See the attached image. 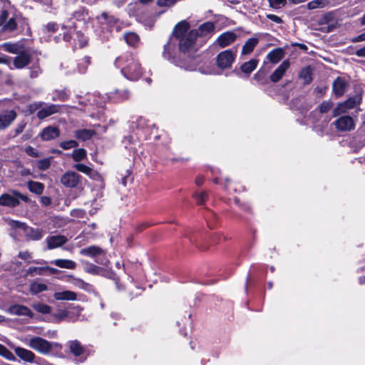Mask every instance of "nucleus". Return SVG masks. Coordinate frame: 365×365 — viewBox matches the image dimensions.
<instances>
[{"instance_id": "obj_1", "label": "nucleus", "mask_w": 365, "mask_h": 365, "mask_svg": "<svg viewBox=\"0 0 365 365\" xmlns=\"http://www.w3.org/2000/svg\"><path fill=\"white\" fill-rule=\"evenodd\" d=\"M115 65L116 67L120 68L123 76L130 81H136L143 74V68L140 63L131 54H126L117 58Z\"/></svg>"}, {"instance_id": "obj_2", "label": "nucleus", "mask_w": 365, "mask_h": 365, "mask_svg": "<svg viewBox=\"0 0 365 365\" xmlns=\"http://www.w3.org/2000/svg\"><path fill=\"white\" fill-rule=\"evenodd\" d=\"M25 344L31 349L43 355H48L53 351H60L61 344L57 342H51L40 336H31L22 340Z\"/></svg>"}, {"instance_id": "obj_3", "label": "nucleus", "mask_w": 365, "mask_h": 365, "mask_svg": "<svg viewBox=\"0 0 365 365\" xmlns=\"http://www.w3.org/2000/svg\"><path fill=\"white\" fill-rule=\"evenodd\" d=\"M197 36V31L192 30L183 38L178 40L179 49L188 57L193 58V54L197 51L195 41Z\"/></svg>"}, {"instance_id": "obj_4", "label": "nucleus", "mask_w": 365, "mask_h": 365, "mask_svg": "<svg viewBox=\"0 0 365 365\" xmlns=\"http://www.w3.org/2000/svg\"><path fill=\"white\" fill-rule=\"evenodd\" d=\"M19 200L28 202L29 197L17 190H14L12 191V195L4 193L0 196V205L15 207L19 205Z\"/></svg>"}, {"instance_id": "obj_5", "label": "nucleus", "mask_w": 365, "mask_h": 365, "mask_svg": "<svg viewBox=\"0 0 365 365\" xmlns=\"http://www.w3.org/2000/svg\"><path fill=\"white\" fill-rule=\"evenodd\" d=\"M237 49L225 50L216 57V63L217 66L221 69H227L231 68L236 58Z\"/></svg>"}, {"instance_id": "obj_6", "label": "nucleus", "mask_w": 365, "mask_h": 365, "mask_svg": "<svg viewBox=\"0 0 365 365\" xmlns=\"http://www.w3.org/2000/svg\"><path fill=\"white\" fill-rule=\"evenodd\" d=\"M336 128L340 131H351L355 128L354 119L349 115H343L334 123Z\"/></svg>"}, {"instance_id": "obj_7", "label": "nucleus", "mask_w": 365, "mask_h": 365, "mask_svg": "<svg viewBox=\"0 0 365 365\" xmlns=\"http://www.w3.org/2000/svg\"><path fill=\"white\" fill-rule=\"evenodd\" d=\"M81 175L73 171H68L61 178V182L67 187H75L80 181Z\"/></svg>"}, {"instance_id": "obj_8", "label": "nucleus", "mask_w": 365, "mask_h": 365, "mask_svg": "<svg viewBox=\"0 0 365 365\" xmlns=\"http://www.w3.org/2000/svg\"><path fill=\"white\" fill-rule=\"evenodd\" d=\"M237 38L234 31H226L222 33L216 40V43L220 48H225L232 43Z\"/></svg>"}, {"instance_id": "obj_9", "label": "nucleus", "mask_w": 365, "mask_h": 365, "mask_svg": "<svg viewBox=\"0 0 365 365\" xmlns=\"http://www.w3.org/2000/svg\"><path fill=\"white\" fill-rule=\"evenodd\" d=\"M16 113L14 110H4L0 113V130L8 128L16 119Z\"/></svg>"}, {"instance_id": "obj_10", "label": "nucleus", "mask_w": 365, "mask_h": 365, "mask_svg": "<svg viewBox=\"0 0 365 365\" xmlns=\"http://www.w3.org/2000/svg\"><path fill=\"white\" fill-rule=\"evenodd\" d=\"M290 66L289 60H284L282 63L274 70L270 76V80L273 83H277L280 81L284 76L286 71Z\"/></svg>"}, {"instance_id": "obj_11", "label": "nucleus", "mask_w": 365, "mask_h": 365, "mask_svg": "<svg viewBox=\"0 0 365 365\" xmlns=\"http://www.w3.org/2000/svg\"><path fill=\"white\" fill-rule=\"evenodd\" d=\"M67 241L68 239L63 235H52L48 237L46 240L47 248L48 250H53L61 247L66 244Z\"/></svg>"}, {"instance_id": "obj_12", "label": "nucleus", "mask_w": 365, "mask_h": 365, "mask_svg": "<svg viewBox=\"0 0 365 365\" xmlns=\"http://www.w3.org/2000/svg\"><path fill=\"white\" fill-rule=\"evenodd\" d=\"M60 135V130L55 126H47L43 129L40 136L43 140L48 141L58 138Z\"/></svg>"}, {"instance_id": "obj_13", "label": "nucleus", "mask_w": 365, "mask_h": 365, "mask_svg": "<svg viewBox=\"0 0 365 365\" xmlns=\"http://www.w3.org/2000/svg\"><path fill=\"white\" fill-rule=\"evenodd\" d=\"M14 351L16 356L23 361L29 363L35 361L36 355L29 349L18 346L14 348Z\"/></svg>"}, {"instance_id": "obj_14", "label": "nucleus", "mask_w": 365, "mask_h": 365, "mask_svg": "<svg viewBox=\"0 0 365 365\" xmlns=\"http://www.w3.org/2000/svg\"><path fill=\"white\" fill-rule=\"evenodd\" d=\"M7 312L11 314L16 316H26L29 317H33L32 312L27 307L24 305H12L8 309Z\"/></svg>"}, {"instance_id": "obj_15", "label": "nucleus", "mask_w": 365, "mask_h": 365, "mask_svg": "<svg viewBox=\"0 0 365 365\" xmlns=\"http://www.w3.org/2000/svg\"><path fill=\"white\" fill-rule=\"evenodd\" d=\"M60 110V106L56 104L46 105L45 107L41 108L37 113V117L39 119H44L53 114L58 113Z\"/></svg>"}, {"instance_id": "obj_16", "label": "nucleus", "mask_w": 365, "mask_h": 365, "mask_svg": "<svg viewBox=\"0 0 365 365\" xmlns=\"http://www.w3.org/2000/svg\"><path fill=\"white\" fill-rule=\"evenodd\" d=\"M80 254L90 257H96L105 255V251L98 246L92 245L81 250Z\"/></svg>"}, {"instance_id": "obj_17", "label": "nucleus", "mask_w": 365, "mask_h": 365, "mask_svg": "<svg viewBox=\"0 0 365 365\" xmlns=\"http://www.w3.org/2000/svg\"><path fill=\"white\" fill-rule=\"evenodd\" d=\"M356 105L354 98H349L343 103H339L333 110L334 116L339 115L343 113H346L348 110L353 108Z\"/></svg>"}, {"instance_id": "obj_18", "label": "nucleus", "mask_w": 365, "mask_h": 365, "mask_svg": "<svg viewBox=\"0 0 365 365\" xmlns=\"http://www.w3.org/2000/svg\"><path fill=\"white\" fill-rule=\"evenodd\" d=\"M189 28L190 24L187 21L185 20L181 21L175 26L173 35L178 40H180L187 34Z\"/></svg>"}, {"instance_id": "obj_19", "label": "nucleus", "mask_w": 365, "mask_h": 365, "mask_svg": "<svg viewBox=\"0 0 365 365\" xmlns=\"http://www.w3.org/2000/svg\"><path fill=\"white\" fill-rule=\"evenodd\" d=\"M346 81L341 78H336L333 82L332 90L336 96H341L346 91Z\"/></svg>"}, {"instance_id": "obj_20", "label": "nucleus", "mask_w": 365, "mask_h": 365, "mask_svg": "<svg viewBox=\"0 0 365 365\" xmlns=\"http://www.w3.org/2000/svg\"><path fill=\"white\" fill-rule=\"evenodd\" d=\"M31 61V56L29 53L22 52L15 57L14 66L16 68H23Z\"/></svg>"}, {"instance_id": "obj_21", "label": "nucleus", "mask_w": 365, "mask_h": 365, "mask_svg": "<svg viewBox=\"0 0 365 365\" xmlns=\"http://www.w3.org/2000/svg\"><path fill=\"white\" fill-rule=\"evenodd\" d=\"M53 297L58 301H75L77 299V294L74 292L65 290L62 292H56L53 294Z\"/></svg>"}, {"instance_id": "obj_22", "label": "nucleus", "mask_w": 365, "mask_h": 365, "mask_svg": "<svg viewBox=\"0 0 365 365\" xmlns=\"http://www.w3.org/2000/svg\"><path fill=\"white\" fill-rule=\"evenodd\" d=\"M284 56V51L282 48H277L269 51L267 55V59L272 63L279 62Z\"/></svg>"}, {"instance_id": "obj_23", "label": "nucleus", "mask_w": 365, "mask_h": 365, "mask_svg": "<svg viewBox=\"0 0 365 365\" xmlns=\"http://www.w3.org/2000/svg\"><path fill=\"white\" fill-rule=\"evenodd\" d=\"M70 351L76 356H80L85 352V349L78 340H72L68 342Z\"/></svg>"}, {"instance_id": "obj_24", "label": "nucleus", "mask_w": 365, "mask_h": 365, "mask_svg": "<svg viewBox=\"0 0 365 365\" xmlns=\"http://www.w3.org/2000/svg\"><path fill=\"white\" fill-rule=\"evenodd\" d=\"M94 135L96 131L91 129H79L75 131V137L81 141L88 140Z\"/></svg>"}, {"instance_id": "obj_25", "label": "nucleus", "mask_w": 365, "mask_h": 365, "mask_svg": "<svg viewBox=\"0 0 365 365\" xmlns=\"http://www.w3.org/2000/svg\"><path fill=\"white\" fill-rule=\"evenodd\" d=\"M26 235L32 240H39L43 237V232L38 228L29 227L25 229Z\"/></svg>"}, {"instance_id": "obj_26", "label": "nucleus", "mask_w": 365, "mask_h": 365, "mask_svg": "<svg viewBox=\"0 0 365 365\" xmlns=\"http://www.w3.org/2000/svg\"><path fill=\"white\" fill-rule=\"evenodd\" d=\"M258 42L259 39L257 38H249L242 46V55H247L252 53Z\"/></svg>"}, {"instance_id": "obj_27", "label": "nucleus", "mask_w": 365, "mask_h": 365, "mask_svg": "<svg viewBox=\"0 0 365 365\" xmlns=\"http://www.w3.org/2000/svg\"><path fill=\"white\" fill-rule=\"evenodd\" d=\"M51 264L65 269H73L76 267L75 262L71 259H58L51 262Z\"/></svg>"}, {"instance_id": "obj_28", "label": "nucleus", "mask_w": 365, "mask_h": 365, "mask_svg": "<svg viewBox=\"0 0 365 365\" xmlns=\"http://www.w3.org/2000/svg\"><path fill=\"white\" fill-rule=\"evenodd\" d=\"M73 168L78 171L86 174L93 178H94L96 175H98V173L96 171L93 170L91 168L84 164H76L73 165Z\"/></svg>"}, {"instance_id": "obj_29", "label": "nucleus", "mask_w": 365, "mask_h": 365, "mask_svg": "<svg viewBox=\"0 0 365 365\" xmlns=\"http://www.w3.org/2000/svg\"><path fill=\"white\" fill-rule=\"evenodd\" d=\"M215 29V26L213 23L207 21L199 27L197 30V36H206L210 33H212Z\"/></svg>"}, {"instance_id": "obj_30", "label": "nucleus", "mask_w": 365, "mask_h": 365, "mask_svg": "<svg viewBox=\"0 0 365 365\" xmlns=\"http://www.w3.org/2000/svg\"><path fill=\"white\" fill-rule=\"evenodd\" d=\"M29 190L35 194L41 195L44 190V185L43 183L30 180L28 182Z\"/></svg>"}, {"instance_id": "obj_31", "label": "nucleus", "mask_w": 365, "mask_h": 365, "mask_svg": "<svg viewBox=\"0 0 365 365\" xmlns=\"http://www.w3.org/2000/svg\"><path fill=\"white\" fill-rule=\"evenodd\" d=\"M257 63H258V60L255 59V58L251 59L249 61L244 63L241 66V71L243 73L249 74L256 68Z\"/></svg>"}, {"instance_id": "obj_32", "label": "nucleus", "mask_w": 365, "mask_h": 365, "mask_svg": "<svg viewBox=\"0 0 365 365\" xmlns=\"http://www.w3.org/2000/svg\"><path fill=\"white\" fill-rule=\"evenodd\" d=\"M47 289H48L47 285L43 283H40L38 282H33L30 284V292L33 294H37L40 292L46 291Z\"/></svg>"}, {"instance_id": "obj_33", "label": "nucleus", "mask_w": 365, "mask_h": 365, "mask_svg": "<svg viewBox=\"0 0 365 365\" xmlns=\"http://www.w3.org/2000/svg\"><path fill=\"white\" fill-rule=\"evenodd\" d=\"M328 0H313L307 4V8L309 10H313L318 8H324L328 5Z\"/></svg>"}, {"instance_id": "obj_34", "label": "nucleus", "mask_w": 365, "mask_h": 365, "mask_svg": "<svg viewBox=\"0 0 365 365\" xmlns=\"http://www.w3.org/2000/svg\"><path fill=\"white\" fill-rule=\"evenodd\" d=\"M32 307L35 311L41 314H49L51 311V307L50 306L41 302L33 304Z\"/></svg>"}, {"instance_id": "obj_35", "label": "nucleus", "mask_w": 365, "mask_h": 365, "mask_svg": "<svg viewBox=\"0 0 365 365\" xmlns=\"http://www.w3.org/2000/svg\"><path fill=\"white\" fill-rule=\"evenodd\" d=\"M71 156L74 161L79 162L86 158L87 152L83 148L76 149L73 150Z\"/></svg>"}, {"instance_id": "obj_36", "label": "nucleus", "mask_w": 365, "mask_h": 365, "mask_svg": "<svg viewBox=\"0 0 365 365\" xmlns=\"http://www.w3.org/2000/svg\"><path fill=\"white\" fill-rule=\"evenodd\" d=\"M125 40L128 44L135 46L139 41V36L135 33H128L125 35Z\"/></svg>"}, {"instance_id": "obj_37", "label": "nucleus", "mask_w": 365, "mask_h": 365, "mask_svg": "<svg viewBox=\"0 0 365 365\" xmlns=\"http://www.w3.org/2000/svg\"><path fill=\"white\" fill-rule=\"evenodd\" d=\"M52 158H47L39 160L36 162V167L40 170H46L48 169L51 164Z\"/></svg>"}, {"instance_id": "obj_38", "label": "nucleus", "mask_w": 365, "mask_h": 365, "mask_svg": "<svg viewBox=\"0 0 365 365\" xmlns=\"http://www.w3.org/2000/svg\"><path fill=\"white\" fill-rule=\"evenodd\" d=\"M71 282L76 287L83 289V290H88L90 287V284L81 279L78 278H72V280Z\"/></svg>"}, {"instance_id": "obj_39", "label": "nucleus", "mask_w": 365, "mask_h": 365, "mask_svg": "<svg viewBox=\"0 0 365 365\" xmlns=\"http://www.w3.org/2000/svg\"><path fill=\"white\" fill-rule=\"evenodd\" d=\"M0 355L11 361L16 359L14 355L3 344H0Z\"/></svg>"}, {"instance_id": "obj_40", "label": "nucleus", "mask_w": 365, "mask_h": 365, "mask_svg": "<svg viewBox=\"0 0 365 365\" xmlns=\"http://www.w3.org/2000/svg\"><path fill=\"white\" fill-rule=\"evenodd\" d=\"M269 6L273 9H280L284 7L287 3V0H267Z\"/></svg>"}, {"instance_id": "obj_41", "label": "nucleus", "mask_w": 365, "mask_h": 365, "mask_svg": "<svg viewBox=\"0 0 365 365\" xmlns=\"http://www.w3.org/2000/svg\"><path fill=\"white\" fill-rule=\"evenodd\" d=\"M85 271L92 274H100L101 268L92 263L87 262L85 266Z\"/></svg>"}, {"instance_id": "obj_42", "label": "nucleus", "mask_w": 365, "mask_h": 365, "mask_svg": "<svg viewBox=\"0 0 365 365\" xmlns=\"http://www.w3.org/2000/svg\"><path fill=\"white\" fill-rule=\"evenodd\" d=\"M299 77L305 81V83H309L312 81V71L309 67L303 68L300 73Z\"/></svg>"}, {"instance_id": "obj_43", "label": "nucleus", "mask_w": 365, "mask_h": 365, "mask_svg": "<svg viewBox=\"0 0 365 365\" xmlns=\"http://www.w3.org/2000/svg\"><path fill=\"white\" fill-rule=\"evenodd\" d=\"M59 145L63 150H69L71 148H77L78 146V143L74 140H70L61 142Z\"/></svg>"}, {"instance_id": "obj_44", "label": "nucleus", "mask_w": 365, "mask_h": 365, "mask_svg": "<svg viewBox=\"0 0 365 365\" xmlns=\"http://www.w3.org/2000/svg\"><path fill=\"white\" fill-rule=\"evenodd\" d=\"M17 26L15 19L13 17L9 18V21L5 23L3 26V30L4 31H12L16 29Z\"/></svg>"}, {"instance_id": "obj_45", "label": "nucleus", "mask_w": 365, "mask_h": 365, "mask_svg": "<svg viewBox=\"0 0 365 365\" xmlns=\"http://www.w3.org/2000/svg\"><path fill=\"white\" fill-rule=\"evenodd\" d=\"M44 267H31L26 270V274L30 276L41 275Z\"/></svg>"}, {"instance_id": "obj_46", "label": "nucleus", "mask_w": 365, "mask_h": 365, "mask_svg": "<svg viewBox=\"0 0 365 365\" xmlns=\"http://www.w3.org/2000/svg\"><path fill=\"white\" fill-rule=\"evenodd\" d=\"M333 106V103L331 101H324L319 106V110L321 113H327Z\"/></svg>"}, {"instance_id": "obj_47", "label": "nucleus", "mask_w": 365, "mask_h": 365, "mask_svg": "<svg viewBox=\"0 0 365 365\" xmlns=\"http://www.w3.org/2000/svg\"><path fill=\"white\" fill-rule=\"evenodd\" d=\"M58 29V25L56 23L51 22L46 24L43 28V32L46 34L54 33Z\"/></svg>"}, {"instance_id": "obj_48", "label": "nucleus", "mask_w": 365, "mask_h": 365, "mask_svg": "<svg viewBox=\"0 0 365 365\" xmlns=\"http://www.w3.org/2000/svg\"><path fill=\"white\" fill-rule=\"evenodd\" d=\"M195 197L198 205H202L207 200L208 195H207V192H202L195 194Z\"/></svg>"}, {"instance_id": "obj_49", "label": "nucleus", "mask_w": 365, "mask_h": 365, "mask_svg": "<svg viewBox=\"0 0 365 365\" xmlns=\"http://www.w3.org/2000/svg\"><path fill=\"white\" fill-rule=\"evenodd\" d=\"M9 225L13 228H20L24 230H25L27 227L25 223L16 220H10Z\"/></svg>"}, {"instance_id": "obj_50", "label": "nucleus", "mask_w": 365, "mask_h": 365, "mask_svg": "<svg viewBox=\"0 0 365 365\" xmlns=\"http://www.w3.org/2000/svg\"><path fill=\"white\" fill-rule=\"evenodd\" d=\"M25 152L26 153L29 155V156H31V157H34V158H37V157H39L40 156V154L38 152V150H36V149H34L33 147L31 146H27L26 148H25Z\"/></svg>"}, {"instance_id": "obj_51", "label": "nucleus", "mask_w": 365, "mask_h": 365, "mask_svg": "<svg viewBox=\"0 0 365 365\" xmlns=\"http://www.w3.org/2000/svg\"><path fill=\"white\" fill-rule=\"evenodd\" d=\"M178 0H158L157 4L159 6H173Z\"/></svg>"}, {"instance_id": "obj_52", "label": "nucleus", "mask_w": 365, "mask_h": 365, "mask_svg": "<svg viewBox=\"0 0 365 365\" xmlns=\"http://www.w3.org/2000/svg\"><path fill=\"white\" fill-rule=\"evenodd\" d=\"M26 125V124L24 122H21L19 124H18L16 128L14 130V135H13V137L14 138L16 137L18 135L21 133L23 132V130H24Z\"/></svg>"}, {"instance_id": "obj_53", "label": "nucleus", "mask_w": 365, "mask_h": 365, "mask_svg": "<svg viewBox=\"0 0 365 365\" xmlns=\"http://www.w3.org/2000/svg\"><path fill=\"white\" fill-rule=\"evenodd\" d=\"M68 98V95L67 94V93L66 91H61L58 93L57 97L53 98V99L54 101L60 100V101H64L67 100Z\"/></svg>"}, {"instance_id": "obj_54", "label": "nucleus", "mask_w": 365, "mask_h": 365, "mask_svg": "<svg viewBox=\"0 0 365 365\" xmlns=\"http://www.w3.org/2000/svg\"><path fill=\"white\" fill-rule=\"evenodd\" d=\"M267 18L276 24H282L283 22L282 19L274 14H267Z\"/></svg>"}, {"instance_id": "obj_55", "label": "nucleus", "mask_w": 365, "mask_h": 365, "mask_svg": "<svg viewBox=\"0 0 365 365\" xmlns=\"http://www.w3.org/2000/svg\"><path fill=\"white\" fill-rule=\"evenodd\" d=\"M9 18V14L7 11H2L1 14H0V26H2L6 20Z\"/></svg>"}, {"instance_id": "obj_56", "label": "nucleus", "mask_w": 365, "mask_h": 365, "mask_svg": "<svg viewBox=\"0 0 365 365\" xmlns=\"http://www.w3.org/2000/svg\"><path fill=\"white\" fill-rule=\"evenodd\" d=\"M68 316V312L66 311H61L56 314H54L55 318L58 321H61L64 318H66Z\"/></svg>"}, {"instance_id": "obj_57", "label": "nucleus", "mask_w": 365, "mask_h": 365, "mask_svg": "<svg viewBox=\"0 0 365 365\" xmlns=\"http://www.w3.org/2000/svg\"><path fill=\"white\" fill-rule=\"evenodd\" d=\"M41 73V69L39 67L36 66L32 68V70L30 72V76L31 78H36L38 74Z\"/></svg>"}, {"instance_id": "obj_58", "label": "nucleus", "mask_w": 365, "mask_h": 365, "mask_svg": "<svg viewBox=\"0 0 365 365\" xmlns=\"http://www.w3.org/2000/svg\"><path fill=\"white\" fill-rule=\"evenodd\" d=\"M19 257L22 259H29L31 257V254L29 252H20L19 253Z\"/></svg>"}, {"instance_id": "obj_59", "label": "nucleus", "mask_w": 365, "mask_h": 365, "mask_svg": "<svg viewBox=\"0 0 365 365\" xmlns=\"http://www.w3.org/2000/svg\"><path fill=\"white\" fill-rule=\"evenodd\" d=\"M365 41V33H363L352 38L351 42L356 43Z\"/></svg>"}, {"instance_id": "obj_60", "label": "nucleus", "mask_w": 365, "mask_h": 365, "mask_svg": "<svg viewBox=\"0 0 365 365\" xmlns=\"http://www.w3.org/2000/svg\"><path fill=\"white\" fill-rule=\"evenodd\" d=\"M41 202L43 205L48 206L51 203V200L49 197L43 196L41 197Z\"/></svg>"}, {"instance_id": "obj_61", "label": "nucleus", "mask_w": 365, "mask_h": 365, "mask_svg": "<svg viewBox=\"0 0 365 365\" xmlns=\"http://www.w3.org/2000/svg\"><path fill=\"white\" fill-rule=\"evenodd\" d=\"M356 55L359 57H365V46L356 51Z\"/></svg>"}, {"instance_id": "obj_62", "label": "nucleus", "mask_w": 365, "mask_h": 365, "mask_svg": "<svg viewBox=\"0 0 365 365\" xmlns=\"http://www.w3.org/2000/svg\"><path fill=\"white\" fill-rule=\"evenodd\" d=\"M6 50L11 53H16V49L13 45L5 44Z\"/></svg>"}, {"instance_id": "obj_63", "label": "nucleus", "mask_w": 365, "mask_h": 365, "mask_svg": "<svg viewBox=\"0 0 365 365\" xmlns=\"http://www.w3.org/2000/svg\"><path fill=\"white\" fill-rule=\"evenodd\" d=\"M204 182V178L202 176H198L195 179V183L197 185L200 186Z\"/></svg>"}, {"instance_id": "obj_64", "label": "nucleus", "mask_w": 365, "mask_h": 365, "mask_svg": "<svg viewBox=\"0 0 365 365\" xmlns=\"http://www.w3.org/2000/svg\"><path fill=\"white\" fill-rule=\"evenodd\" d=\"M43 105V102L35 103L31 106V108H34V109H38V108H41Z\"/></svg>"}]
</instances>
